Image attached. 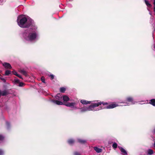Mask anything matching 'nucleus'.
I'll use <instances>...</instances> for the list:
<instances>
[{
  "label": "nucleus",
  "instance_id": "0eeeda50",
  "mask_svg": "<svg viewBox=\"0 0 155 155\" xmlns=\"http://www.w3.org/2000/svg\"><path fill=\"white\" fill-rule=\"evenodd\" d=\"M3 66L6 68L11 69L12 67L10 64L7 63H4L3 64Z\"/></svg>",
  "mask_w": 155,
  "mask_h": 155
},
{
  "label": "nucleus",
  "instance_id": "2eb2a0df",
  "mask_svg": "<svg viewBox=\"0 0 155 155\" xmlns=\"http://www.w3.org/2000/svg\"><path fill=\"white\" fill-rule=\"evenodd\" d=\"M20 72L25 76H27V73L25 70H21Z\"/></svg>",
  "mask_w": 155,
  "mask_h": 155
},
{
  "label": "nucleus",
  "instance_id": "393cba45",
  "mask_svg": "<svg viewBox=\"0 0 155 155\" xmlns=\"http://www.w3.org/2000/svg\"><path fill=\"white\" fill-rule=\"evenodd\" d=\"M6 126L7 127V128L8 129L9 128L10 125V124L8 122H6Z\"/></svg>",
  "mask_w": 155,
  "mask_h": 155
},
{
  "label": "nucleus",
  "instance_id": "b1692460",
  "mask_svg": "<svg viewBox=\"0 0 155 155\" xmlns=\"http://www.w3.org/2000/svg\"><path fill=\"white\" fill-rule=\"evenodd\" d=\"M14 81L15 83H18L19 82V80L17 78L15 79L14 80Z\"/></svg>",
  "mask_w": 155,
  "mask_h": 155
},
{
  "label": "nucleus",
  "instance_id": "4be33fe9",
  "mask_svg": "<svg viewBox=\"0 0 155 155\" xmlns=\"http://www.w3.org/2000/svg\"><path fill=\"white\" fill-rule=\"evenodd\" d=\"M65 88L64 87H61L60 89V91L61 92L64 93L65 91Z\"/></svg>",
  "mask_w": 155,
  "mask_h": 155
},
{
  "label": "nucleus",
  "instance_id": "a211bd4d",
  "mask_svg": "<svg viewBox=\"0 0 155 155\" xmlns=\"http://www.w3.org/2000/svg\"><path fill=\"white\" fill-rule=\"evenodd\" d=\"M63 100L64 101H67L69 100V98L67 96H64L63 97Z\"/></svg>",
  "mask_w": 155,
  "mask_h": 155
},
{
  "label": "nucleus",
  "instance_id": "72a5a7b5",
  "mask_svg": "<svg viewBox=\"0 0 155 155\" xmlns=\"http://www.w3.org/2000/svg\"><path fill=\"white\" fill-rule=\"evenodd\" d=\"M153 145L154 147V148H155V142H154V144H153Z\"/></svg>",
  "mask_w": 155,
  "mask_h": 155
},
{
  "label": "nucleus",
  "instance_id": "c85d7f7f",
  "mask_svg": "<svg viewBox=\"0 0 155 155\" xmlns=\"http://www.w3.org/2000/svg\"><path fill=\"white\" fill-rule=\"evenodd\" d=\"M49 77H50L51 78V79H53L54 78V76L53 74H50L49 75Z\"/></svg>",
  "mask_w": 155,
  "mask_h": 155
},
{
  "label": "nucleus",
  "instance_id": "f3484780",
  "mask_svg": "<svg viewBox=\"0 0 155 155\" xmlns=\"http://www.w3.org/2000/svg\"><path fill=\"white\" fill-rule=\"evenodd\" d=\"M74 142V141L73 139H70L68 140V143L71 145L73 144Z\"/></svg>",
  "mask_w": 155,
  "mask_h": 155
},
{
  "label": "nucleus",
  "instance_id": "473e14b6",
  "mask_svg": "<svg viewBox=\"0 0 155 155\" xmlns=\"http://www.w3.org/2000/svg\"><path fill=\"white\" fill-rule=\"evenodd\" d=\"M122 103L124 104L123 105L124 106L127 105H128L129 104L127 103L124 102V103Z\"/></svg>",
  "mask_w": 155,
  "mask_h": 155
},
{
  "label": "nucleus",
  "instance_id": "7c9ffc66",
  "mask_svg": "<svg viewBox=\"0 0 155 155\" xmlns=\"http://www.w3.org/2000/svg\"><path fill=\"white\" fill-rule=\"evenodd\" d=\"M41 80L42 82L45 83V80L44 77H42L41 78Z\"/></svg>",
  "mask_w": 155,
  "mask_h": 155
},
{
  "label": "nucleus",
  "instance_id": "f257e3e1",
  "mask_svg": "<svg viewBox=\"0 0 155 155\" xmlns=\"http://www.w3.org/2000/svg\"><path fill=\"white\" fill-rule=\"evenodd\" d=\"M118 105L115 104L108 105L107 103L101 102L99 101H95L94 103L88 106H84L80 108L81 112H84L88 111H96L104 109H111L114 108Z\"/></svg>",
  "mask_w": 155,
  "mask_h": 155
},
{
  "label": "nucleus",
  "instance_id": "39448f33",
  "mask_svg": "<svg viewBox=\"0 0 155 155\" xmlns=\"http://www.w3.org/2000/svg\"><path fill=\"white\" fill-rule=\"evenodd\" d=\"M152 0H145V3L147 6L148 7L147 8V10L149 12V14L151 16L152 15V12L150 11V10L148 8L151 7L152 6V5L149 3L151 2Z\"/></svg>",
  "mask_w": 155,
  "mask_h": 155
},
{
  "label": "nucleus",
  "instance_id": "e433bc0d",
  "mask_svg": "<svg viewBox=\"0 0 155 155\" xmlns=\"http://www.w3.org/2000/svg\"><path fill=\"white\" fill-rule=\"evenodd\" d=\"M154 48L155 49V44H154Z\"/></svg>",
  "mask_w": 155,
  "mask_h": 155
},
{
  "label": "nucleus",
  "instance_id": "aec40b11",
  "mask_svg": "<svg viewBox=\"0 0 155 155\" xmlns=\"http://www.w3.org/2000/svg\"><path fill=\"white\" fill-rule=\"evenodd\" d=\"M11 73V71L8 70H7L5 71V75H8Z\"/></svg>",
  "mask_w": 155,
  "mask_h": 155
},
{
  "label": "nucleus",
  "instance_id": "cd10ccee",
  "mask_svg": "<svg viewBox=\"0 0 155 155\" xmlns=\"http://www.w3.org/2000/svg\"><path fill=\"white\" fill-rule=\"evenodd\" d=\"M153 4H154V8H153V11L154 12V15H155V0H154V1L153 2Z\"/></svg>",
  "mask_w": 155,
  "mask_h": 155
},
{
  "label": "nucleus",
  "instance_id": "20e7f679",
  "mask_svg": "<svg viewBox=\"0 0 155 155\" xmlns=\"http://www.w3.org/2000/svg\"><path fill=\"white\" fill-rule=\"evenodd\" d=\"M64 105L66 106L71 107L74 109H79L78 107L76 106V103L75 102L68 103L65 104Z\"/></svg>",
  "mask_w": 155,
  "mask_h": 155
},
{
  "label": "nucleus",
  "instance_id": "7ed1b4c3",
  "mask_svg": "<svg viewBox=\"0 0 155 155\" xmlns=\"http://www.w3.org/2000/svg\"><path fill=\"white\" fill-rule=\"evenodd\" d=\"M17 22L18 25L21 28H25L31 26L33 23V21L30 18H27L23 15L18 16Z\"/></svg>",
  "mask_w": 155,
  "mask_h": 155
},
{
  "label": "nucleus",
  "instance_id": "5701e85b",
  "mask_svg": "<svg viewBox=\"0 0 155 155\" xmlns=\"http://www.w3.org/2000/svg\"><path fill=\"white\" fill-rule=\"evenodd\" d=\"M112 147L114 149H116L117 147V144L116 143H113Z\"/></svg>",
  "mask_w": 155,
  "mask_h": 155
},
{
  "label": "nucleus",
  "instance_id": "f03ea898",
  "mask_svg": "<svg viewBox=\"0 0 155 155\" xmlns=\"http://www.w3.org/2000/svg\"><path fill=\"white\" fill-rule=\"evenodd\" d=\"M35 27L34 29L26 30L22 34L23 38L26 41L32 42L35 41L38 39L39 34Z\"/></svg>",
  "mask_w": 155,
  "mask_h": 155
},
{
  "label": "nucleus",
  "instance_id": "f8f14e48",
  "mask_svg": "<svg viewBox=\"0 0 155 155\" xmlns=\"http://www.w3.org/2000/svg\"><path fill=\"white\" fill-rule=\"evenodd\" d=\"M94 149L97 153H98L101 152L102 151V150L101 149L98 148L97 147H94Z\"/></svg>",
  "mask_w": 155,
  "mask_h": 155
},
{
  "label": "nucleus",
  "instance_id": "9d476101",
  "mask_svg": "<svg viewBox=\"0 0 155 155\" xmlns=\"http://www.w3.org/2000/svg\"><path fill=\"white\" fill-rule=\"evenodd\" d=\"M118 147L119 148L121 152L123 153L124 154L126 155H127V153L126 150L124 149L123 148L120 147Z\"/></svg>",
  "mask_w": 155,
  "mask_h": 155
},
{
  "label": "nucleus",
  "instance_id": "412c9836",
  "mask_svg": "<svg viewBox=\"0 0 155 155\" xmlns=\"http://www.w3.org/2000/svg\"><path fill=\"white\" fill-rule=\"evenodd\" d=\"M13 73H14V74H15V75L16 76H18V77L19 78H20L22 79V77L21 76L19 75V74H18L16 72H15V71Z\"/></svg>",
  "mask_w": 155,
  "mask_h": 155
},
{
  "label": "nucleus",
  "instance_id": "6e6552de",
  "mask_svg": "<svg viewBox=\"0 0 155 155\" xmlns=\"http://www.w3.org/2000/svg\"><path fill=\"white\" fill-rule=\"evenodd\" d=\"M80 101L82 104L84 105L90 104L91 103V101H88L85 100H81Z\"/></svg>",
  "mask_w": 155,
  "mask_h": 155
},
{
  "label": "nucleus",
  "instance_id": "f704fd0d",
  "mask_svg": "<svg viewBox=\"0 0 155 155\" xmlns=\"http://www.w3.org/2000/svg\"><path fill=\"white\" fill-rule=\"evenodd\" d=\"M1 96V91L0 90V96Z\"/></svg>",
  "mask_w": 155,
  "mask_h": 155
},
{
  "label": "nucleus",
  "instance_id": "1a4fd4ad",
  "mask_svg": "<svg viewBox=\"0 0 155 155\" xmlns=\"http://www.w3.org/2000/svg\"><path fill=\"white\" fill-rule=\"evenodd\" d=\"M51 101L54 103L58 105H62L63 104V103L62 102L59 101L57 100H52Z\"/></svg>",
  "mask_w": 155,
  "mask_h": 155
},
{
  "label": "nucleus",
  "instance_id": "423d86ee",
  "mask_svg": "<svg viewBox=\"0 0 155 155\" xmlns=\"http://www.w3.org/2000/svg\"><path fill=\"white\" fill-rule=\"evenodd\" d=\"M126 100L130 102L131 104H135L136 103V102L133 100V98L131 97H127L126 99Z\"/></svg>",
  "mask_w": 155,
  "mask_h": 155
},
{
  "label": "nucleus",
  "instance_id": "bb28decb",
  "mask_svg": "<svg viewBox=\"0 0 155 155\" xmlns=\"http://www.w3.org/2000/svg\"><path fill=\"white\" fill-rule=\"evenodd\" d=\"M4 137L2 135H0V140H2L4 139Z\"/></svg>",
  "mask_w": 155,
  "mask_h": 155
},
{
  "label": "nucleus",
  "instance_id": "9b49d317",
  "mask_svg": "<svg viewBox=\"0 0 155 155\" xmlns=\"http://www.w3.org/2000/svg\"><path fill=\"white\" fill-rule=\"evenodd\" d=\"M55 98L56 99L60 100L62 99V96L60 94H58L56 96H55Z\"/></svg>",
  "mask_w": 155,
  "mask_h": 155
},
{
  "label": "nucleus",
  "instance_id": "2f4dec72",
  "mask_svg": "<svg viewBox=\"0 0 155 155\" xmlns=\"http://www.w3.org/2000/svg\"><path fill=\"white\" fill-rule=\"evenodd\" d=\"M74 155H80V154L79 153L77 152H75L74 153Z\"/></svg>",
  "mask_w": 155,
  "mask_h": 155
},
{
  "label": "nucleus",
  "instance_id": "c9c22d12",
  "mask_svg": "<svg viewBox=\"0 0 155 155\" xmlns=\"http://www.w3.org/2000/svg\"><path fill=\"white\" fill-rule=\"evenodd\" d=\"M153 132L155 134V129L153 130Z\"/></svg>",
  "mask_w": 155,
  "mask_h": 155
},
{
  "label": "nucleus",
  "instance_id": "6ab92c4d",
  "mask_svg": "<svg viewBox=\"0 0 155 155\" xmlns=\"http://www.w3.org/2000/svg\"><path fill=\"white\" fill-rule=\"evenodd\" d=\"M8 94L7 91H1V96H5Z\"/></svg>",
  "mask_w": 155,
  "mask_h": 155
},
{
  "label": "nucleus",
  "instance_id": "ddd939ff",
  "mask_svg": "<svg viewBox=\"0 0 155 155\" xmlns=\"http://www.w3.org/2000/svg\"><path fill=\"white\" fill-rule=\"evenodd\" d=\"M147 153L148 154L152 155L153 153V150L151 149H149L147 150Z\"/></svg>",
  "mask_w": 155,
  "mask_h": 155
},
{
  "label": "nucleus",
  "instance_id": "4468645a",
  "mask_svg": "<svg viewBox=\"0 0 155 155\" xmlns=\"http://www.w3.org/2000/svg\"><path fill=\"white\" fill-rule=\"evenodd\" d=\"M78 142L81 143H84L86 142V141L85 140H83L81 139H78Z\"/></svg>",
  "mask_w": 155,
  "mask_h": 155
},
{
  "label": "nucleus",
  "instance_id": "a878e982",
  "mask_svg": "<svg viewBox=\"0 0 155 155\" xmlns=\"http://www.w3.org/2000/svg\"><path fill=\"white\" fill-rule=\"evenodd\" d=\"M24 85V83L22 82H19L18 86L20 87H22Z\"/></svg>",
  "mask_w": 155,
  "mask_h": 155
},
{
  "label": "nucleus",
  "instance_id": "dca6fc26",
  "mask_svg": "<svg viewBox=\"0 0 155 155\" xmlns=\"http://www.w3.org/2000/svg\"><path fill=\"white\" fill-rule=\"evenodd\" d=\"M150 103L153 106H155V99H152L150 101Z\"/></svg>",
  "mask_w": 155,
  "mask_h": 155
},
{
  "label": "nucleus",
  "instance_id": "c756f323",
  "mask_svg": "<svg viewBox=\"0 0 155 155\" xmlns=\"http://www.w3.org/2000/svg\"><path fill=\"white\" fill-rule=\"evenodd\" d=\"M4 153V151L1 150H0V155H2Z\"/></svg>",
  "mask_w": 155,
  "mask_h": 155
}]
</instances>
